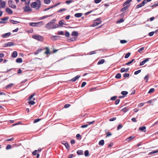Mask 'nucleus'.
Wrapping results in <instances>:
<instances>
[{
    "label": "nucleus",
    "mask_w": 158,
    "mask_h": 158,
    "mask_svg": "<svg viewBox=\"0 0 158 158\" xmlns=\"http://www.w3.org/2000/svg\"><path fill=\"white\" fill-rule=\"evenodd\" d=\"M57 24L54 23L52 22H49L45 25V27L48 30L53 29L59 27Z\"/></svg>",
    "instance_id": "f257e3e1"
},
{
    "label": "nucleus",
    "mask_w": 158,
    "mask_h": 158,
    "mask_svg": "<svg viewBox=\"0 0 158 158\" xmlns=\"http://www.w3.org/2000/svg\"><path fill=\"white\" fill-rule=\"evenodd\" d=\"M41 5L40 0H37L36 2H34L31 3V6L32 8H35L36 9L38 10L40 8Z\"/></svg>",
    "instance_id": "f03ea898"
},
{
    "label": "nucleus",
    "mask_w": 158,
    "mask_h": 158,
    "mask_svg": "<svg viewBox=\"0 0 158 158\" xmlns=\"http://www.w3.org/2000/svg\"><path fill=\"white\" fill-rule=\"evenodd\" d=\"M30 25L33 27H39L43 24L42 21L37 23L31 22L29 23Z\"/></svg>",
    "instance_id": "7ed1b4c3"
},
{
    "label": "nucleus",
    "mask_w": 158,
    "mask_h": 158,
    "mask_svg": "<svg viewBox=\"0 0 158 158\" xmlns=\"http://www.w3.org/2000/svg\"><path fill=\"white\" fill-rule=\"evenodd\" d=\"M35 95V93H33L28 97V100H29V101L28 102V103L29 104L31 105H34L35 104V102L33 100H32V98H33Z\"/></svg>",
    "instance_id": "20e7f679"
},
{
    "label": "nucleus",
    "mask_w": 158,
    "mask_h": 158,
    "mask_svg": "<svg viewBox=\"0 0 158 158\" xmlns=\"http://www.w3.org/2000/svg\"><path fill=\"white\" fill-rule=\"evenodd\" d=\"M32 37L34 39L38 41H42L44 40L43 37L42 36L39 35H33Z\"/></svg>",
    "instance_id": "39448f33"
},
{
    "label": "nucleus",
    "mask_w": 158,
    "mask_h": 158,
    "mask_svg": "<svg viewBox=\"0 0 158 158\" xmlns=\"http://www.w3.org/2000/svg\"><path fill=\"white\" fill-rule=\"evenodd\" d=\"M8 3L9 6L10 7L14 9H15L16 8V6L14 4V2L12 0H9Z\"/></svg>",
    "instance_id": "423d86ee"
},
{
    "label": "nucleus",
    "mask_w": 158,
    "mask_h": 158,
    "mask_svg": "<svg viewBox=\"0 0 158 158\" xmlns=\"http://www.w3.org/2000/svg\"><path fill=\"white\" fill-rule=\"evenodd\" d=\"M101 22L100 18H98L95 20V21L94 23L92 26L93 27H95L101 23Z\"/></svg>",
    "instance_id": "0eeeda50"
},
{
    "label": "nucleus",
    "mask_w": 158,
    "mask_h": 158,
    "mask_svg": "<svg viewBox=\"0 0 158 158\" xmlns=\"http://www.w3.org/2000/svg\"><path fill=\"white\" fill-rule=\"evenodd\" d=\"M145 0H143V1L140 3L138 4L136 6V9L139 8L142 6H144L145 3Z\"/></svg>",
    "instance_id": "6e6552de"
},
{
    "label": "nucleus",
    "mask_w": 158,
    "mask_h": 158,
    "mask_svg": "<svg viewBox=\"0 0 158 158\" xmlns=\"http://www.w3.org/2000/svg\"><path fill=\"white\" fill-rule=\"evenodd\" d=\"M25 5V7L24 8V11L26 12L31 11V9L29 6V5Z\"/></svg>",
    "instance_id": "1a4fd4ad"
},
{
    "label": "nucleus",
    "mask_w": 158,
    "mask_h": 158,
    "mask_svg": "<svg viewBox=\"0 0 158 158\" xmlns=\"http://www.w3.org/2000/svg\"><path fill=\"white\" fill-rule=\"evenodd\" d=\"M11 33L10 32H8L2 34L1 36L3 38H5L9 37Z\"/></svg>",
    "instance_id": "9d476101"
},
{
    "label": "nucleus",
    "mask_w": 158,
    "mask_h": 158,
    "mask_svg": "<svg viewBox=\"0 0 158 158\" xmlns=\"http://www.w3.org/2000/svg\"><path fill=\"white\" fill-rule=\"evenodd\" d=\"M44 49L46 50V51L44 52L45 54L46 55L50 54V49L48 47H46Z\"/></svg>",
    "instance_id": "9b49d317"
},
{
    "label": "nucleus",
    "mask_w": 158,
    "mask_h": 158,
    "mask_svg": "<svg viewBox=\"0 0 158 158\" xmlns=\"http://www.w3.org/2000/svg\"><path fill=\"white\" fill-rule=\"evenodd\" d=\"M149 58H147L140 63L139 65L142 66L144 64L147 62L149 61Z\"/></svg>",
    "instance_id": "f8f14e48"
},
{
    "label": "nucleus",
    "mask_w": 158,
    "mask_h": 158,
    "mask_svg": "<svg viewBox=\"0 0 158 158\" xmlns=\"http://www.w3.org/2000/svg\"><path fill=\"white\" fill-rule=\"evenodd\" d=\"M1 7L2 8H4L6 6V2L4 1H1L0 2Z\"/></svg>",
    "instance_id": "ddd939ff"
},
{
    "label": "nucleus",
    "mask_w": 158,
    "mask_h": 158,
    "mask_svg": "<svg viewBox=\"0 0 158 158\" xmlns=\"http://www.w3.org/2000/svg\"><path fill=\"white\" fill-rule=\"evenodd\" d=\"M80 75H77L74 77L72 78L70 81H72V82H75L79 78H80Z\"/></svg>",
    "instance_id": "4468645a"
},
{
    "label": "nucleus",
    "mask_w": 158,
    "mask_h": 158,
    "mask_svg": "<svg viewBox=\"0 0 158 158\" xmlns=\"http://www.w3.org/2000/svg\"><path fill=\"white\" fill-rule=\"evenodd\" d=\"M129 68H128L126 69H125V68H123L121 69L120 71L121 73H123L124 72H127L129 70Z\"/></svg>",
    "instance_id": "2eb2a0df"
},
{
    "label": "nucleus",
    "mask_w": 158,
    "mask_h": 158,
    "mask_svg": "<svg viewBox=\"0 0 158 158\" xmlns=\"http://www.w3.org/2000/svg\"><path fill=\"white\" fill-rule=\"evenodd\" d=\"M20 1L22 2H25V5H29L30 2V0H20Z\"/></svg>",
    "instance_id": "dca6fc26"
},
{
    "label": "nucleus",
    "mask_w": 158,
    "mask_h": 158,
    "mask_svg": "<svg viewBox=\"0 0 158 158\" xmlns=\"http://www.w3.org/2000/svg\"><path fill=\"white\" fill-rule=\"evenodd\" d=\"M62 143L64 145V146H65V147L67 149H69V148H68L69 147V144L66 141H63L62 142Z\"/></svg>",
    "instance_id": "f3484780"
},
{
    "label": "nucleus",
    "mask_w": 158,
    "mask_h": 158,
    "mask_svg": "<svg viewBox=\"0 0 158 158\" xmlns=\"http://www.w3.org/2000/svg\"><path fill=\"white\" fill-rule=\"evenodd\" d=\"M130 6V5H128L124 7L123 8H122L121 10V12H123L125 11Z\"/></svg>",
    "instance_id": "a211bd4d"
},
{
    "label": "nucleus",
    "mask_w": 158,
    "mask_h": 158,
    "mask_svg": "<svg viewBox=\"0 0 158 158\" xmlns=\"http://www.w3.org/2000/svg\"><path fill=\"white\" fill-rule=\"evenodd\" d=\"M6 11L9 14H11L13 13L11 10L9 8H6Z\"/></svg>",
    "instance_id": "6ab92c4d"
},
{
    "label": "nucleus",
    "mask_w": 158,
    "mask_h": 158,
    "mask_svg": "<svg viewBox=\"0 0 158 158\" xmlns=\"http://www.w3.org/2000/svg\"><path fill=\"white\" fill-rule=\"evenodd\" d=\"M14 84L12 83L6 86V89H10L12 87L14 86Z\"/></svg>",
    "instance_id": "aec40b11"
},
{
    "label": "nucleus",
    "mask_w": 158,
    "mask_h": 158,
    "mask_svg": "<svg viewBox=\"0 0 158 158\" xmlns=\"http://www.w3.org/2000/svg\"><path fill=\"white\" fill-rule=\"evenodd\" d=\"M5 46L10 47L14 45V44L12 42H9L5 44Z\"/></svg>",
    "instance_id": "412c9836"
},
{
    "label": "nucleus",
    "mask_w": 158,
    "mask_h": 158,
    "mask_svg": "<svg viewBox=\"0 0 158 158\" xmlns=\"http://www.w3.org/2000/svg\"><path fill=\"white\" fill-rule=\"evenodd\" d=\"M17 56V53L16 51H14L13 52L12 55V57L13 58H15Z\"/></svg>",
    "instance_id": "4be33fe9"
},
{
    "label": "nucleus",
    "mask_w": 158,
    "mask_h": 158,
    "mask_svg": "<svg viewBox=\"0 0 158 158\" xmlns=\"http://www.w3.org/2000/svg\"><path fill=\"white\" fill-rule=\"evenodd\" d=\"M65 21L63 20H61L59 22V24L60 26H62L64 24Z\"/></svg>",
    "instance_id": "5701e85b"
},
{
    "label": "nucleus",
    "mask_w": 158,
    "mask_h": 158,
    "mask_svg": "<svg viewBox=\"0 0 158 158\" xmlns=\"http://www.w3.org/2000/svg\"><path fill=\"white\" fill-rule=\"evenodd\" d=\"M135 138V137L134 136H130L127 138L126 140L127 141H129L130 140H132L133 139H134Z\"/></svg>",
    "instance_id": "b1692460"
},
{
    "label": "nucleus",
    "mask_w": 158,
    "mask_h": 158,
    "mask_svg": "<svg viewBox=\"0 0 158 158\" xmlns=\"http://www.w3.org/2000/svg\"><path fill=\"white\" fill-rule=\"evenodd\" d=\"M82 14L81 13H77L74 15V16L76 17L79 18L81 17L82 15Z\"/></svg>",
    "instance_id": "393cba45"
},
{
    "label": "nucleus",
    "mask_w": 158,
    "mask_h": 158,
    "mask_svg": "<svg viewBox=\"0 0 158 158\" xmlns=\"http://www.w3.org/2000/svg\"><path fill=\"white\" fill-rule=\"evenodd\" d=\"M129 110V109L128 108V107H126L124 108H123L122 109L121 111H123L124 113H126L127 112L128 110Z\"/></svg>",
    "instance_id": "a878e982"
},
{
    "label": "nucleus",
    "mask_w": 158,
    "mask_h": 158,
    "mask_svg": "<svg viewBox=\"0 0 158 158\" xmlns=\"http://www.w3.org/2000/svg\"><path fill=\"white\" fill-rule=\"evenodd\" d=\"M43 50V49H38L37 50V51L36 52H35L34 53V54L35 55H37L38 54H39V53L41 52Z\"/></svg>",
    "instance_id": "bb28decb"
},
{
    "label": "nucleus",
    "mask_w": 158,
    "mask_h": 158,
    "mask_svg": "<svg viewBox=\"0 0 158 158\" xmlns=\"http://www.w3.org/2000/svg\"><path fill=\"white\" fill-rule=\"evenodd\" d=\"M98 144L99 145L103 146L104 144V141L103 139L101 140L99 142Z\"/></svg>",
    "instance_id": "cd10ccee"
},
{
    "label": "nucleus",
    "mask_w": 158,
    "mask_h": 158,
    "mask_svg": "<svg viewBox=\"0 0 158 158\" xmlns=\"http://www.w3.org/2000/svg\"><path fill=\"white\" fill-rule=\"evenodd\" d=\"M16 62L18 63H22L23 61L22 59L21 58H17L16 60Z\"/></svg>",
    "instance_id": "c85d7f7f"
},
{
    "label": "nucleus",
    "mask_w": 158,
    "mask_h": 158,
    "mask_svg": "<svg viewBox=\"0 0 158 158\" xmlns=\"http://www.w3.org/2000/svg\"><path fill=\"white\" fill-rule=\"evenodd\" d=\"M157 152H158V149L156 150H154L153 151L150 152L149 153V154L152 155Z\"/></svg>",
    "instance_id": "c756f323"
},
{
    "label": "nucleus",
    "mask_w": 158,
    "mask_h": 158,
    "mask_svg": "<svg viewBox=\"0 0 158 158\" xmlns=\"http://www.w3.org/2000/svg\"><path fill=\"white\" fill-rule=\"evenodd\" d=\"M105 61V60L104 59H102L101 60L99 61L98 63V64L100 65L101 64H103Z\"/></svg>",
    "instance_id": "7c9ffc66"
},
{
    "label": "nucleus",
    "mask_w": 158,
    "mask_h": 158,
    "mask_svg": "<svg viewBox=\"0 0 158 158\" xmlns=\"http://www.w3.org/2000/svg\"><path fill=\"white\" fill-rule=\"evenodd\" d=\"M72 36H77L78 35V33L77 31H74L72 32Z\"/></svg>",
    "instance_id": "2f4dec72"
},
{
    "label": "nucleus",
    "mask_w": 158,
    "mask_h": 158,
    "mask_svg": "<svg viewBox=\"0 0 158 158\" xmlns=\"http://www.w3.org/2000/svg\"><path fill=\"white\" fill-rule=\"evenodd\" d=\"M10 21L13 24H15L19 23V22L16 21H14L13 20H10Z\"/></svg>",
    "instance_id": "473e14b6"
},
{
    "label": "nucleus",
    "mask_w": 158,
    "mask_h": 158,
    "mask_svg": "<svg viewBox=\"0 0 158 158\" xmlns=\"http://www.w3.org/2000/svg\"><path fill=\"white\" fill-rule=\"evenodd\" d=\"M77 153L78 155H83V151L82 150H78L77 152Z\"/></svg>",
    "instance_id": "72a5a7b5"
},
{
    "label": "nucleus",
    "mask_w": 158,
    "mask_h": 158,
    "mask_svg": "<svg viewBox=\"0 0 158 158\" xmlns=\"http://www.w3.org/2000/svg\"><path fill=\"white\" fill-rule=\"evenodd\" d=\"M115 77L117 79H120L121 77V75L120 73H118L116 75Z\"/></svg>",
    "instance_id": "f704fd0d"
},
{
    "label": "nucleus",
    "mask_w": 158,
    "mask_h": 158,
    "mask_svg": "<svg viewBox=\"0 0 158 158\" xmlns=\"http://www.w3.org/2000/svg\"><path fill=\"white\" fill-rule=\"evenodd\" d=\"M146 129V127L145 126H142L140 127L139 128V130L142 131H143L144 130H145Z\"/></svg>",
    "instance_id": "c9c22d12"
},
{
    "label": "nucleus",
    "mask_w": 158,
    "mask_h": 158,
    "mask_svg": "<svg viewBox=\"0 0 158 158\" xmlns=\"http://www.w3.org/2000/svg\"><path fill=\"white\" fill-rule=\"evenodd\" d=\"M9 19V17H4L3 18H2L1 19V20L2 21H3V22H4V21H5L8 20Z\"/></svg>",
    "instance_id": "e433bc0d"
},
{
    "label": "nucleus",
    "mask_w": 158,
    "mask_h": 158,
    "mask_svg": "<svg viewBox=\"0 0 158 158\" xmlns=\"http://www.w3.org/2000/svg\"><path fill=\"white\" fill-rule=\"evenodd\" d=\"M134 60H135L134 59H132L131 61H129L127 63L125 64V65H129V64H131V63H132L134 61Z\"/></svg>",
    "instance_id": "4c0bfd02"
},
{
    "label": "nucleus",
    "mask_w": 158,
    "mask_h": 158,
    "mask_svg": "<svg viewBox=\"0 0 158 158\" xmlns=\"http://www.w3.org/2000/svg\"><path fill=\"white\" fill-rule=\"evenodd\" d=\"M128 93L126 91H122L121 92V94L123 95H126L128 94Z\"/></svg>",
    "instance_id": "58836bf2"
},
{
    "label": "nucleus",
    "mask_w": 158,
    "mask_h": 158,
    "mask_svg": "<svg viewBox=\"0 0 158 158\" xmlns=\"http://www.w3.org/2000/svg\"><path fill=\"white\" fill-rule=\"evenodd\" d=\"M44 2L45 4H49L51 2L50 0H44Z\"/></svg>",
    "instance_id": "ea45409f"
},
{
    "label": "nucleus",
    "mask_w": 158,
    "mask_h": 158,
    "mask_svg": "<svg viewBox=\"0 0 158 158\" xmlns=\"http://www.w3.org/2000/svg\"><path fill=\"white\" fill-rule=\"evenodd\" d=\"M144 47H142V48H140L139 49H138V51L139 53H141V52L144 50Z\"/></svg>",
    "instance_id": "a19ab883"
},
{
    "label": "nucleus",
    "mask_w": 158,
    "mask_h": 158,
    "mask_svg": "<svg viewBox=\"0 0 158 158\" xmlns=\"http://www.w3.org/2000/svg\"><path fill=\"white\" fill-rule=\"evenodd\" d=\"M66 10V9L65 8H62L60 9V10L58 11V12H62Z\"/></svg>",
    "instance_id": "79ce46f5"
},
{
    "label": "nucleus",
    "mask_w": 158,
    "mask_h": 158,
    "mask_svg": "<svg viewBox=\"0 0 158 158\" xmlns=\"http://www.w3.org/2000/svg\"><path fill=\"white\" fill-rule=\"evenodd\" d=\"M131 53L130 52H128L125 56V58H128L130 55Z\"/></svg>",
    "instance_id": "37998d69"
},
{
    "label": "nucleus",
    "mask_w": 158,
    "mask_h": 158,
    "mask_svg": "<svg viewBox=\"0 0 158 158\" xmlns=\"http://www.w3.org/2000/svg\"><path fill=\"white\" fill-rule=\"evenodd\" d=\"M89 155V152L88 150H86L85 152V156H87Z\"/></svg>",
    "instance_id": "c03bdc74"
},
{
    "label": "nucleus",
    "mask_w": 158,
    "mask_h": 158,
    "mask_svg": "<svg viewBox=\"0 0 158 158\" xmlns=\"http://www.w3.org/2000/svg\"><path fill=\"white\" fill-rule=\"evenodd\" d=\"M120 42L122 44H123L127 43V41L125 40H120Z\"/></svg>",
    "instance_id": "a18cd8bd"
},
{
    "label": "nucleus",
    "mask_w": 158,
    "mask_h": 158,
    "mask_svg": "<svg viewBox=\"0 0 158 158\" xmlns=\"http://www.w3.org/2000/svg\"><path fill=\"white\" fill-rule=\"evenodd\" d=\"M155 90L154 88H152L148 92V93H151L153 92Z\"/></svg>",
    "instance_id": "49530a36"
},
{
    "label": "nucleus",
    "mask_w": 158,
    "mask_h": 158,
    "mask_svg": "<svg viewBox=\"0 0 158 158\" xmlns=\"http://www.w3.org/2000/svg\"><path fill=\"white\" fill-rule=\"evenodd\" d=\"M12 148V146L10 145H8L6 148V150H8L11 149Z\"/></svg>",
    "instance_id": "de8ad7c7"
},
{
    "label": "nucleus",
    "mask_w": 158,
    "mask_h": 158,
    "mask_svg": "<svg viewBox=\"0 0 158 158\" xmlns=\"http://www.w3.org/2000/svg\"><path fill=\"white\" fill-rule=\"evenodd\" d=\"M124 21V20L123 19H120V20L119 21H118L117 22V23H122Z\"/></svg>",
    "instance_id": "09e8293b"
},
{
    "label": "nucleus",
    "mask_w": 158,
    "mask_h": 158,
    "mask_svg": "<svg viewBox=\"0 0 158 158\" xmlns=\"http://www.w3.org/2000/svg\"><path fill=\"white\" fill-rule=\"evenodd\" d=\"M65 35L66 37H69L70 35V34L68 32H66L65 33Z\"/></svg>",
    "instance_id": "8fccbe9b"
},
{
    "label": "nucleus",
    "mask_w": 158,
    "mask_h": 158,
    "mask_svg": "<svg viewBox=\"0 0 158 158\" xmlns=\"http://www.w3.org/2000/svg\"><path fill=\"white\" fill-rule=\"evenodd\" d=\"M123 126L122 124H119L117 127V130H119Z\"/></svg>",
    "instance_id": "3c124183"
},
{
    "label": "nucleus",
    "mask_w": 158,
    "mask_h": 158,
    "mask_svg": "<svg viewBox=\"0 0 158 158\" xmlns=\"http://www.w3.org/2000/svg\"><path fill=\"white\" fill-rule=\"evenodd\" d=\"M117 119L116 117H113L110 119L109 121H113Z\"/></svg>",
    "instance_id": "603ef678"
},
{
    "label": "nucleus",
    "mask_w": 158,
    "mask_h": 158,
    "mask_svg": "<svg viewBox=\"0 0 158 158\" xmlns=\"http://www.w3.org/2000/svg\"><path fill=\"white\" fill-rule=\"evenodd\" d=\"M144 104V103H141L138 104V106L140 107H142Z\"/></svg>",
    "instance_id": "864d4df0"
},
{
    "label": "nucleus",
    "mask_w": 158,
    "mask_h": 158,
    "mask_svg": "<svg viewBox=\"0 0 158 158\" xmlns=\"http://www.w3.org/2000/svg\"><path fill=\"white\" fill-rule=\"evenodd\" d=\"M141 71V70H139L137 71H136L134 73V74L135 75H137V74H138V73H140Z\"/></svg>",
    "instance_id": "5fc2aeb1"
},
{
    "label": "nucleus",
    "mask_w": 158,
    "mask_h": 158,
    "mask_svg": "<svg viewBox=\"0 0 158 158\" xmlns=\"http://www.w3.org/2000/svg\"><path fill=\"white\" fill-rule=\"evenodd\" d=\"M149 76L148 75H146L144 77V79L146 80V82H147L148 80Z\"/></svg>",
    "instance_id": "6e6d98bb"
},
{
    "label": "nucleus",
    "mask_w": 158,
    "mask_h": 158,
    "mask_svg": "<svg viewBox=\"0 0 158 158\" xmlns=\"http://www.w3.org/2000/svg\"><path fill=\"white\" fill-rule=\"evenodd\" d=\"M130 76V74L129 73H125L123 75V77H128Z\"/></svg>",
    "instance_id": "4d7b16f0"
},
{
    "label": "nucleus",
    "mask_w": 158,
    "mask_h": 158,
    "mask_svg": "<svg viewBox=\"0 0 158 158\" xmlns=\"http://www.w3.org/2000/svg\"><path fill=\"white\" fill-rule=\"evenodd\" d=\"M40 120H41V119H40V118L35 119L34 120V123H36L39 122V121H40Z\"/></svg>",
    "instance_id": "13d9d810"
},
{
    "label": "nucleus",
    "mask_w": 158,
    "mask_h": 158,
    "mask_svg": "<svg viewBox=\"0 0 158 158\" xmlns=\"http://www.w3.org/2000/svg\"><path fill=\"white\" fill-rule=\"evenodd\" d=\"M50 16V15H45L41 17V19H44Z\"/></svg>",
    "instance_id": "bf43d9fd"
},
{
    "label": "nucleus",
    "mask_w": 158,
    "mask_h": 158,
    "mask_svg": "<svg viewBox=\"0 0 158 158\" xmlns=\"http://www.w3.org/2000/svg\"><path fill=\"white\" fill-rule=\"evenodd\" d=\"M37 152L38 151L37 150H35L32 152V154L33 155H35L37 154Z\"/></svg>",
    "instance_id": "052dcab7"
},
{
    "label": "nucleus",
    "mask_w": 158,
    "mask_h": 158,
    "mask_svg": "<svg viewBox=\"0 0 158 158\" xmlns=\"http://www.w3.org/2000/svg\"><path fill=\"white\" fill-rule=\"evenodd\" d=\"M86 83L85 82H83L81 85V87L82 88L83 87L86 85Z\"/></svg>",
    "instance_id": "680f3d73"
},
{
    "label": "nucleus",
    "mask_w": 158,
    "mask_h": 158,
    "mask_svg": "<svg viewBox=\"0 0 158 158\" xmlns=\"http://www.w3.org/2000/svg\"><path fill=\"white\" fill-rule=\"evenodd\" d=\"M117 97L116 96H114L112 97L110 99L111 100H114L116 99Z\"/></svg>",
    "instance_id": "e2e57ef3"
},
{
    "label": "nucleus",
    "mask_w": 158,
    "mask_h": 158,
    "mask_svg": "<svg viewBox=\"0 0 158 158\" xmlns=\"http://www.w3.org/2000/svg\"><path fill=\"white\" fill-rule=\"evenodd\" d=\"M73 2L72 0H68L65 1V3L67 4H69Z\"/></svg>",
    "instance_id": "0e129e2a"
},
{
    "label": "nucleus",
    "mask_w": 158,
    "mask_h": 158,
    "mask_svg": "<svg viewBox=\"0 0 158 158\" xmlns=\"http://www.w3.org/2000/svg\"><path fill=\"white\" fill-rule=\"evenodd\" d=\"M14 139L13 138H10L9 139H7L6 140V141H12L14 140Z\"/></svg>",
    "instance_id": "69168bd1"
},
{
    "label": "nucleus",
    "mask_w": 158,
    "mask_h": 158,
    "mask_svg": "<svg viewBox=\"0 0 158 158\" xmlns=\"http://www.w3.org/2000/svg\"><path fill=\"white\" fill-rule=\"evenodd\" d=\"M113 145V143L112 142H111L108 145V148H110L112 147Z\"/></svg>",
    "instance_id": "338daca9"
},
{
    "label": "nucleus",
    "mask_w": 158,
    "mask_h": 158,
    "mask_svg": "<svg viewBox=\"0 0 158 158\" xmlns=\"http://www.w3.org/2000/svg\"><path fill=\"white\" fill-rule=\"evenodd\" d=\"M154 31H152V32H150L149 33V35L151 36H152L153 34H154Z\"/></svg>",
    "instance_id": "774afa93"
}]
</instances>
